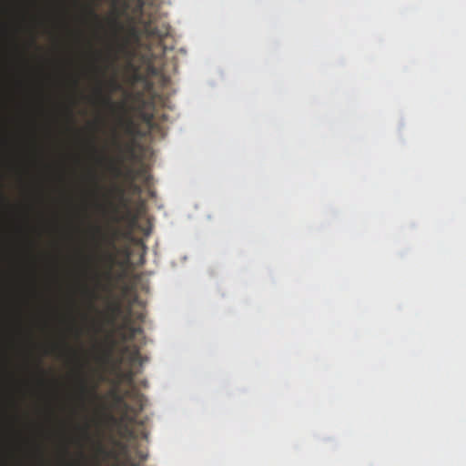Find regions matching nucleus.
I'll return each instance as SVG.
<instances>
[{"instance_id": "5", "label": "nucleus", "mask_w": 466, "mask_h": 466, "mask_svg": "<svg viewBox=\"0 0 466 466\" xmlns=\"http://www.w3.org/2000/svg\"><path fill=\"white\" fill-rule=\"evenodd\" d=\"M113 397L116 403L122 404L126 410L129 409V405L127 402H125L123 396H121L117 392L114 391Z\"/></svg>"}, {"instance_id": "7", "label": "nucleus", "mask_w": 466, "mask_h": 466, "mask_svg": "<svg viewBox=\"0 0 466 466\" xmlns=\"http://www.w3.org/2000/svg\"><path fill=\"white\" fill-rule=\"evenodd\" d=\"M136 455L140 462L145 461L147 459V454L141 451H137Z\"/></svg>"}, {"instance_id": "10", "label": "nucleus", "mask_w": 466, "mask_h": 466, "mask_svg": "<svg viewBox=\"0 0 466 466\" xmlns=\"http://www.w3.org/2000/svg\"><path fill=\"white\" fill-rule=\"evenodd\" d=\"M113 213H114V221L118 222L120 221V218L118 217V208L116 206H113Z\"/></svg>"}, {"instance_id": "18", "label": "nucleus", "mask_w": 466, "mask_h": 466, "mask_svg": "<svg viewBox=\"0 0 466 466\" xmlns=\"http://www.w3.org/2000/svg\"><path fill=\"white\" fill-rule=\"evenodd\" d=\"M139 355V352L138 350H137L135 352H134V358L137 357Z\"/></svg>"}, {"instance_id": "3", "label": "nucleus", "mask_w": 466, "mask_h": 466, "mask_svg": "<svg viewBox=\"0 0 466 466\" xmlns=\"http://www.w3.org/2000/svg\"><path fill=\"white\" fill-rule=\"evenodd\" d=\"M97 388L98 383H93L92 385H88L86 378L81 379L80 381V395L83 400H95L98 398L97 395Z\"/></svg>"}, {"instance_id": "13", "label": "nucleus", "mask_w": 466, "mask_h": 466, "mask_svg": "<svg viewBox=\"0 0 466 466\" xmlns=\"http://www.w3.org/2000/svg\"><path fill=\"white\" fill-rule=\"evenodd\" d=\"M88 14L95 19H98V15L96 14L93 8L88 9Z\"/></svg>"}, {"instance_id": "14", "label": "nucleus", "mask_w": 466, "mask_h": 466, "mask_svg": "<svg viewBox=\"0 0 466 466\" xmlns=\"http://www.w3.org/2000/svg\"><path fill=\"white\" fill-rule=\"evenodd\" d=\"M140 329L137 328H130L131 337H133L137 332H138Z\"/></svg>"}, {"instance_id": "12", "label": "nucleus", "mask_w": 466, "mask_h": 466, "mask_svg": "<svg viewBox=\"0 0 466 466\" xmlns=\"http://www.w3.org/2000/svg\"><path fill=\"white\" fill-rule=\"evenodd\" d=\"M111 311L114 313V314H116L119 312L120 310V307L118 304H115L113 305L111 308H110Z\"/></svg>"}, {"instance_id": "6", "label": "nucleus", "mask_w": 466, "mask_h": 466, "mask_svg": "<svg viewBox=\"0 0 466 466\" xmlns=\"http://www.w3.org/2000/svg\"><path fill=\"white\" fill-rule=\"evenodd\" d=\"M128 34L129 35L136 41H138L139 40V37H140V32L139 30L135 26V25H132L129 27L128 29Z\"/></svg>"}, {"instance_id": "17", "label": "nucleus", "mask_w": 466, "mask_h": 466, "mask_svg": "<svg viewBox=\"0 0 466 466\" xmlns=\"http://www.w3.org/2000/svg\"><path fill=\"white\" fill-rule=\"evenodd\" d=\"M118 192H119L121 198H123L124 191L122 189L118 188Z\"/></svg>"}, {"instance_id": "8", "label": "nucleus", "mask_w": 466, "mask_h": 466, "mask_svg": "<svg viewBox=\"0 0 466 466\" xmlns=\"http://www.w3.org/2000/svg\"><path fill=\"white\" fill-rule=\"evenodd\" d=\"M111 24L113 26H115L117 30H121L123 28L122 25L118 21V18L116 16L111 20Z\"/></svg>"}, {"instance_id": "1", "label": "nucleus", "mask_w": 466, "mask_h": 466, "mask_svg": "<svg viewBox=\"0 0 466 466\" xmlns=\"http://www.w3.org/2000/svg\"><path fill=\"white\" fill-rule=\"evenodd\" d=\"M108 86L110 87V92L107 94H104L101 87L96 89L99 103L104 108L108 110L112 116H117L118 120L121 121L122 117L120 116V114L124 109V103L115 102L111 96V92L118 90L120 88V85L115 79H112L108 82Z\"/></svg>"}, {"instance_id": "19", "label": "nucleus", "mask_w": 466, "mask_h": 466, "mask_svg": "<svg viewBox=\"0 0 466 466\" xmlns=\"http://www.w3.org/2000/svg\"><path fill=\"white\" fill-rule=\"evenodd\" d=\"M106 257L110 261H112L113 258H112V256H111V255H106Z\"/></svg>"}, {"instance_id": "15", "label": "nucleus", "mask_w": 466, "mask_h": 466, "mask_svg": "<svg viewBox=\"0 0 466 466\" xmlns=\"http://www.w3.org/2000/svg\"><path fill=\"white\" fill-rule=\"evenodd\" d=\"M107 241V243L110 245V246H113L114 245V242H115V235L110 238H106V239Z\"/></svg>"}, {"instance_id": "9", "label": "nucleus", "mask_w": 466, "mask_h": 466, "mask_svg": "<svg viewBox=\"0 0 466 466\" xmlns=\"http://www.w3.org/2000/svg\"><path fill=\"white\" fill-rule=\"evenodd\" d=\"M97 453L104 456H109L110 453L106 451V449L102 445H98Z\"/></svg>"}, {"instance_id": "4", "label": "nucleus", "mask_w": 466, "mask_h": 466, "mask_svg": "<svg viewBox=\"0 0 466 466\" xmlns=\"http://www.w3.org/2000/svg\"><path fill=\"white\" fill-rule=\"evenodd\" d=\"M123 452H124V455H125V461H124V464L125 465H127V466H140V461H136L127 452V447L125 446L123 448Z\"/></svg>"}, {"instance_id": "2", "label": "nucleus", "mask_w": 466, "mask_h": 466, "mask_svg": "<svg viewBox=\"0 0 466 466\" xmlns=\"http://www.w3.org/2000/svg\"><path fill=\"white\" fill-rule=\"evenodd\" d=\"M138 22L143 25V34L150 38L162 40L169 34V29L166 25L157 26L151 20L144 21L142 17H139Z\"/></svg>"}, {"instance_id": "11", "label": "nucleus", "mask_w": 466, "mask_h": 466, "mask_svg": "<svg viewBox=\"0 0 466 466\" xmlns=\"http://www.w3.org/2000/svg\"><path fill=\"white\" fill-rule=\"evenodd\" d=\"M144 0H137V9L139 13H142V9H143V6H144Z\"/></svg>"}, {"instance_id": "20", "label": "nucleus", "mask_w": 466, "mask_h": 466, "mask_svg": "<svg viewBox=\"0 0 466 466\" xmlns=\"http://www.w3.org/2000/svg\"><path fill=\"white\" fill-rule=\"evenodd\" d=\"M0 197H1L2 198H4V196H3V194H2L1 192H0Z\"/></svg>"}, {"instance_id": "16", "label": "nucleus", "mask_w": 466, "mask_h": 466, "mask_svg": "<svg viewBox=\"0 0 466 466\" xmlns=\"http://www.w3.org/2000/svg\"><path fill=\"white\" fill-rule=\"evenodd\" d=\"M112 169H113V171L116 173V176H119V175H120V169H119V167H116V166H114V167H112Z\"/></svg>"}]
</instances>
